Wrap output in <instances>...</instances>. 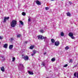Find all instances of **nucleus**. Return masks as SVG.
<instances>
[{"label": "nucleus", "instance_id": "0eeeda50", "mask_svg": "<svg viewBox=\"0 0 78 78\" xmlns=\"http://www.w3.org/2000/svg\"><path fill=\"white\" fill-rule=\"evenodd\" d=\"M69 36L70 37H72L73 36V34L72 32H70L69 34Z\"/></svg>", "mask_w": 78, "mask_h": 78}, {"label": "nucleus", "instance_id": "393cba45", "mask_svg": "<svg viewBox=\"0 0 78 78\" xmlns=\"http://www.w3.org/2000/svg\"><path fill=\"white\" fill-rule=\"evenodd\" d=\"M17 37H20L21 35H20V34H19L17 35Z\"/></svg>", "mask_w": 78, "mask_h": 78}, {"label": "nucleus", "instance_id": "ddd939ff", "mask_svg": "<svg viewBox=\"0 0 78 78\" xmlns=\"http://www.w3.org/2000/svg\"><path fill=\"white\" fill-rule=\"evenodd\" d=\"M7 47H8V44H4V48H7Z\"/></svg>", "mask_w": 78, "mask_h": 78}, {"label": "nucleus", "instance_id": "39448f33", "mask_svg": "<svg viewBox=\"0 0 78 78\" xmlns=\"http://www.w3.org/2000/svg\"><path fill=\"white\" fill-rule=\"evenodd\" d=\"M38 39H43V36L42 35H38L37 36Z\"/></svg>", "mask_w": 78, "mask_h": 78}, {"label": "nucleus", "instance_id": "b1692460", "mask_svg": "<svg viewBox=\"0 0 78 78\" xmlns=\"http://www.w3.org/2000/svg\"><path fill=\"white\" fill-rule=\"evenodd\" d=\"M22 15L23 16H25V15H26V13L23 12L22 13Z\"/></svg>", "mask_w": 78, "mask_h": 78}, {"label": "nucleus", "instance_id": "f03ea898", "mask_svg": "<svg viewBox=\"0 0 78 78\" xmlns=\"http://www.w3.org/2000/svg\"><path fill=\"white\" fill-rule=\"evenodd\" d=\"M22 58H23V59H24L25 61H27V60H28L29 58L27 56H24V55H22Z\"/></svg>", "mask_w": 78, "mask_h": 78}, {"label": "nucleus", "instance_id": "7c9ffc66", "mask_svg": "<svg viewBox=\"0 0 78 78\" xmlns=\"http://www.w3.org/2000/svg\"><path fill=\"white\" fill-rule=\"evenodd\" d=\"M45 9L46 10H48V9H49V8H48L47 7H45Z\"/></svg>", "mask_w": 78, "mask_h": 78}, {"label": "nucleus", "instance_id": "58836bf2", "mask_svg": "<svg viewBox=\"0 0 78 78\" xmlns=\"http://www.w3.org/2000/svg\"><path fill=\"white\" fill-rule=\"evenodd\" d=\"M46 54H47V53L46 52H45L44 53V55H46Z\"/></svg>", "mask_w": 78, "mask_h": 78}, {"label": "nucleus", "instance_id": "4be33fe9", "mask_svg": "<svg viewBox=\"0 0 78 78\" xmlns=\"http://www.w3.org/2000/svg\"><path fill=\"white\" fill-rule=\"evenodd\" d=\"M40 33H44V31L42 30H40Z\"/></svg>", "mask_w": 78, "mask_h": 78}, {"label": "nucleus", "instance_id": "4c0bfd02", "mask_svg": "<svg viewBox=\"0 0 78 78\" xmlns=\"http://www.w3.org/2000/svg\"><path fill=\"white\" fill-rule=\"evenodd\" d=\"M13 40H14V39L13 38L11 39V41H13Z\"/></svg>", "mask_w": 78, "mask_h": 78}, {"label": "nucleus", "instance_id": "e433bc0d", "mask_svg": "<svg viewBox=\"0 0 78 78\" xmlns=\"http://www.w3.org/2000/svg\"><path fill=\"white\" fill-rule=\"evenodd\" d=\"M72 62V60H70L69 61V62Z\"/></svg>", "mask_w": 78, "mask_h": 78}, {"label": "nucleus", "instance_id": "f3484780", "mask_svg": "<svg viewBox=\"0 0 78 78\" xmlns=\"http://www.w3.org/2000/svg\"><path fill=\"white\" fill-rule=\"evenodd\" d=\"M51 61L54 62L55 61V58H53L51 59Z\"/></svg>", "mask_w": 78, "mask_h": 78}, {"label": "nucleus", "instance_id": "cd10ccee", "mask_svg": "<svg viewBox=\"0 0 78 78\" xmlns=\"http://www.w3.org/2000/svg\"><path fill=\"white\" fill-rule=\"evenodd\" d=\"M3 39V36H0V39Z\"/></svg>", "mask_w": 78, "mask_h": 78}, {"label": "nucleus", "instance_id": "c756f323", "mask_svg": "<svg viewBox=\"0 0 78 78\" xmlns=\"http://www.w3.org/2000/svg\"><path fill=\"white\" fill-rule=\"evenodd\" d=\"M68 66V65L67 64H66L63 67H67V66Z\"/></svg>", "mask_w": 78, "mask_h": 78}, {"label": "nucleus", "instance_id": "dca6fc26", "mask_svg": "<svg viewBox=\"0 0 78 78\" xmlns=\"http://www.w3.org/2000/svg\"><path fill=\"white\" fill-rule=\"evenodd\" d=\"M20 22L21 25H23V23L22 21H20Z\"/></svg>", "mask_w": 78, "mask_h": 78}, {"label": "nucleus", "instance_id": "bb28decb", "mask_svg": "<svg viewBox=\"0 0 78 78\" xmlns=\"http://www.w3.org/2000/svg\"><path fill=\"white\" fill-rule=\"evenodd\" d=\"M69 49V47L68 46H66V48H65V49L66 50H68V49Z\"/></svg>", "mask_w": 78, "mask_h": 78}, {"label": "nucleus", "instance_id": "2f4dec72", "mask_svg": "<svg viewBox=\"0 0 78 78\" xmlns=\"http://www.w3.org/2000/svg\"><path fill=\"white\" fill-rule=\"evenodd\" d=\"M71 38L73 39H75V37L73 36L72 37H71Z\"/></svg>", "mask_w": 78, "mask_h": 78}, {"label": "nucleus", "instance_id": "20e7f679", "mask_svg": "<svg viewBox=\"0 0 78 78\" xmlns=\"http://www.w3.org/2000/svg\"><path fill=\"white\" fill-rule=\"evenodd\" d=\"M9 19V17H5L4 19L3 22H4V23H5V22H6V20H8V19Z\"/></svg>", "mask_w": 78, "mask_h": 78}, {"label": "nucleus", "instance_id": "72a5a7b5", "mask_svg": "<svg viewBox=\"0 0 78 78\" xmlns=\"http://www.w3.org/2000/svg\"><path fill=\"white\" fill-rule=\"evenodd\" d=\"M30 20H31V19L30 18H29L28 20V22H30Z\"/></svg>", "mask_w": 78, "mask_h": 78}, {"label": "nucleus", "instance_id": "1a4fd4ad", "mask_svg": "<svg viewBox=\"0 0 78 78\" xmlns=\"http://www.w3.org/2000/svg\"><path fill=\"white\" fill-rule=\"evenodd\" d=\"M1 70L2 72H5V67L4 66H2L1 68Z\"/></svg>", "mask_w": 78, "mask_h": 78}, {"label": "nucleus", "instance_id": "4468645a", "mask_svg": "<svg viewBox=\"0 0 78 78\" xmlns=\"http://www.w3.org/2000/svg\"><path fill=\"white\" fill-rule=\"evenodd\" d=\"M43 39H44V41L46 42V40L47 39V37H43Z\"/></svg>", "mask_w": 78, "mask_h": 78}, {"label": "nucleus", "instance_id": "5701e85b", "mask_svg": "<svg viewBox=\"0 0 78 78\" xmlns=\"http://www.w3.org/2000/svg\"><path fill=\"white\" fill-rule=\"evenodd\" d=\"M51 41L52 43H54L55 42V40L53 39H51Z\"/></svg>", "mask_w": 78, "mask_h": 78}, {"label": "nucleus", "instance_id": "aec40b11", "mask_svg": "<svg viewBox=\"0 0 78 78\" xmlns=\"http://www.w3.org/2000/svg\"><path fill=\"white\" fill-rule=\"evenodd\" d=\"M33 53L35 54V53H37V51H36L34 50L33 51Z\"/></svg>", "mask_w": 78, "mask_h": 78}, {"label": "nucleus", "instance_id": "a878e982", "mask_svg": "<svg viewBox=\"0 0 78 78\" xmlns=\"http://www.w3.org/2000/svg\"><path fill=\"white\" fill-rule=\"evenodd\" d=\"M42 66H45V63L44 62H43L41 64Z\"/></svg>", "mask_w": 78, "mask_h": 78}, {"label": "nucleus", "instance_id": "c9c22d12", "mask_svg": "<svg viewBox=\"0 0 78 78\" xmlns=\"http://www.w3.org/2000/svg\"><path fill=\"white\" fill-rule=\"evenodd\" d=\"M28 43V41H26L24 42V43H25L26 44H27Z\"/></svg>", "mask_w": 78, "mask_h": 78}, {"label": "nucleus", "instance_id": "2eb2a0df", "mask_svg": "<svg viewBox=\"0 0 78 78\" xmlns=\"http://www.w3.org/2000/svg\"><path fill=\"white\" fill-rule=\"evenodd\" d=\"M34 47V45H33L31 46L30 47V49H33Z\"/></svg>", "mask_w": 78, "mask_h": 78}, {"label": "nucleus", "instance_id": "6ab92c4d", "mask_svg": "<svg viewBox=\"0 0 78 78\" xmlns=\"http://www.w3.org/2000/svg\"><path fill=\"white\" fill-rule=\"evenodd\" d=\"M64 33L63 32H61V36H64Z\"/></svg>", "mask_w": 78, "mask_h": 78}, {"label": "nucleus", "instance_id": "c85d7f7f", "mask_svg": "<svg viewBox=\"0 0 78 78\" xmlns=\"http://www.w3.org/2000/svg\"><path fill=\"white\" fill-rule=\"evenodd\" d=\"M74 76H75V77H76V73H75L74 74Z\"/></svg>", "mask_w": 78, "mask_h": 78}, {"label": "nucleus", "instance_id": "412c9836", "mask_svg": "<svg viewBox=\"0 0 78 78\" xmlns=\"http://www.w3.org/2000/svg\"><path fill=\"white\" fill-rule=\"evenodd\" d=\"M16 59V58L15 57H13L12 58V62H14V61H15V59Z\"/></svg>", "mask_w": 78, "mask_h": 78}, {"label": "nucleus", "instance_id": "9b49d317", "mask_svg": "<svg viewBox=\"0 0 78 78\" xmlns=\"http://www.w3.org/2000/svg\"><path fill=\"white\" fill-rule=\"evenodd\" d=\"M13 48V45H11L9 46V48L11 50L12 48Z\"/></svg>", "mask_w": 78, "mask_h": 78}, {"label": "nucleus", "instance_id": "423d86ee", "mask_svg": "<svg viewBox=\"0 0 78 78\" xmlns=\"http://www.w3.org/2000/svg\"><path fill=\"white\" fill-rule=\"evenodd\" d=\"M59 44V41H56L55 42V45L56 46H58Z\"/></svg>", "mask_w": 78, "mask_h": 78}, {"label": "nucleus", "instance_id": "6e6552de", "mask_svg": "<svg viewBox=\"0 0 78 78\" xmlns=\"http://www.w3.org/2000/svg\"><path fill=\"white\" fill-rule=\"evenodd\" d=\"M36 3H37V5H41V2H39V1H37L36 2Z\"/></svg>", "mask_w": 78, "mask_h": 78}, {"label": "nucleus", "instance_id": "7ed1b4c3", "mask_svg": "<svg viewBox=\"0 0 78 78\" xmlns=\"http://www.w3.org/2000/svg\"><path fill=\"white\" fill-rule=\"evenodd\" d=\"M19 68L20 69H23L24 68L23 65L21 63H20L19 64Z\"/></svg>", "mask_w": 78, "mask_h": 78}, {"label": "nucleus", "instance_id": "f8f14e48", "mask_svg": "<svg viewBox=\"0 0 78 78\" xmlns=\"http://www.w3.org/2000/svg\"><path fill=\"white\" fill-rule=\"evenodd\" d=\"M28 73L29 75H33V73L31 71H28Z\"/></svg>", "mask_w": 78, "mask_h": 78}, {"label": "nucleus", "instance_id": "473e14b6", "mask_svg": "<svg viewBox=\"0 0 78 78\" xmlns=\"http://www.w3.org/2000/svg\"><path fill=\"white\" fill-rule=\"evenodd\" d=\"M69 3L70 5H72V2H69Z\"/></svg>", "mask_w": 78, "mask_h": 78}, {"label": "nucleus", "instance_id": "ea45409f", "mask_svg": "<svg viewBox=\"0 0 78 78\" xmlns=\"http://www.w3.org/2000/svg\"><path fill=\"white\" fill-rule=\"evenodd\" d=\"M51 1H53L54 0H51Z\"/></svg>", "mask_w": 78, "mask_h": 78}, {"label": "nucleus", "instance_id": "f257e3e1", "mask_svg": "<svg viewBox=\"0 0 78 78\" xmlns=\"http://www.w3.org/2000/svg\"><path fill=\"white\" fill-rule=\"evenodd\" d=\"M17 24V21L13 20H12L11 23V26L12 27H15Z\"/></svg>", "mask_w": 78, "mask_h": 78}, {"label": "nucleus", "instance_id": "f704fd0d", "mask_svg": "<svg viewBox=\"0 0 78 78\" xmlns=\"http://www.w3.org/2000/svg\"><path fill=\"white\" fill-rule=\"evenodd\" d=\"M34 55H35L34 53H33V54H31V55H32V56H34Z\"/></svg>", "mask_w": 78, "mask_h": 78}, {"label": "nucleus", "instance_id": "a211bd4d", "mask_svg": "<svg viewBox=\"0 0 78 78\" xmlns=\"http://www.w3.org/2000/svg\"><path fill=\"white\" fill-rule=\"evenodd\" d=\"M1 58H2V61H5V58H4V56H1Z\"/></svg>", "mask_w": 78, "mask_h": 78}, {"label": "nucleus", "instance_id": "9d476101", "mask_svg": "<svg viewBox=\"0 0 78 78\" xmlns=\"http://www.w3.org/2000/svg\"><path fill=\"white\" fill-rule=\"evenodd\" d=\"M66 14L67 16H69V17H70V16H71V14H70V12L67 13Z\"/></svg>", "mask_w": 78, "mask_h": 78}]
</instances>
